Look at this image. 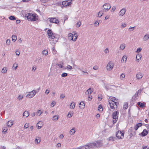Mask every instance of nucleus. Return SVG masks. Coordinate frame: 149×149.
<instances>
[{
	"label": "nucleus",
	"mask_w": 149,
	"mask_h": 149,
	"mask_svg": "<svg viewBox=\"0 0 149 149\" xmlns=\"http://www.w3.org/2000/svg\"><path fill=\"white\" fill-rule=\"evenodd\" d=\"M36 14H34L32 13H28L26 14L25 17L29 21H36L38 20Z\"/></svg>",
	"instance_id": "nucleus-1"
},
{
	"label": "nucleus",
	"mask_w": 149,
	"mask_h": 149,
	"mask_svg": "<svg viewBox=\"0 0 149 149\" xmlns=\"http://www.w3.org/2000/svg\"><path fill=\"white\" fill-rule=\"evenodd\" d=\"M119 111H114L112 115V117L113 119V123L114 124L117 122L118 119Z\"/></svg>",
	"instance_id": "nucleus-2"
},
{
	"label": "nucleus",
	"mask_w": 149,
	"mask_h": 149,
	"mask_svg": "<svg viewBox=\"0 0 149 149\" xmlns=\"http://www.w3.org/2000/svg\"><path fill=\"white\" fill-rule=\"evenodd\" d=\"M109 103L111 108L114 110L117 109L118 105L119 104V103L118 102L109 101Z\"/></svg>",
	"instance_id": "nucleus-3"
},
{
	"label": "nucleus",
	"mask_w": 149,
	"mask_h": 149,
	"mask_svg": "<svg viewBox=\"0 0 149 149\" xmlns=\"http://www.w3.org/2000/svg\"><path fill=\"white\" fill-rule=\"evenodd\" d=\"M74 37L75 38H73V34L72 33H69L68 34V38L70 40H72L74 41H75L77 38V33H74Z\"/></svg>",
	"instance_id": "nucleus-4"
},
{
	"label": "nucleus",
	"mask_w": 149,
	"mask_h": 149,
	"mask_svg": "<svg viewBox=\"0 0 149 149\" xmlns=\"http://www.w3.org/2000/svg\"><path fill=\"white\" fill-rule=\"evenodd\" d=\"M124 135L123 131H118L116 133V136L119 139H122L123 138Z\"/></svg>",
	"instance_id": "nucleus-5"
},
{
	"label": "nucleus",
	"mask_w": 149,
	"mask_h": 149,
	"mask_svg": "<svg viewBox=\"0 0 149 149\" xmlns=\"http://www.w3.org/2000/svg\"><path fill=\"white\" fill-rule=\"evenodd\" d=\"M38 92V90H33L32 91L29 93V94L27 95L26 97L29 98H31L33 97Z\"/></svg>",
	"instance_id": "nucleus-6"
},
{
	"label": "nucleus",
	"mask_w": 149,
	"mask_h": 149,
	"mask_svg": "<svg viewBox=\"0 0 149 149\" xmlns=\"http://www.w3.org/2000/svg\"><path fill=\"white\" fill-rule=\"evenodd\" d=\"M47 33L50 38L54 39L55 38V34L53 33L52 31L50 29H49L48 30Z\"/></svg>",
	"instance_id": "nucleus-7"
},
{
	"label": "nucleus",
	"mask_w": 149,
	"mask_h": 149,
	"mask_svg": "<svg viewBox=\"0 0 149 149\" xmlns=\"http://www.w3.org/2000/svg\"><path fill=\"white\" fill-rule=\"evenodd\" d=\"M95 148L101 147L102 146L103 143L101 141H97L95 142L94 143Z\"/></svg>",
	"instance_id": "nucleus-8"
},
{
	"label": "nucleus",
	"mask_w": 149,
	"mask_h": 149,
	"mask_svg": "<svg viewBox=\"0 0 149 149\" xmlns=\"http://www.w3.org/2000/svg\"><path fill=\"white\" fill-rule=\"evenodd\" d=\"M105 11H108L111 8L110 5L108 3H105L103 6Z\"/></svg>",
	"instance_id": "nucleus-9"
},
{
	"label": "nucleus",
	"mask_w": 149,
	"mask_h": 149,
	"mask_svg": "<svg viewBox=\"0 0 149 149\" xmlns=\"http://www.w3.org/2000/svg\"><path fill=\"white\" fill-rule=\"evenodd\" d=\"M113 63L111 62H110L107 65V69L108 70H111L113 68Z\"/></svg>",
	"instance_id": "nucleus-10"
},
{
	"label": "nucleus",
	"mask_w": 149,
	"mask_h": 149,
	"mask_svg": "<svg viewBox=\"0 0 149 149\" xmlns=\"http://www.w3.org/2000/svg\"><path fill=\"white\" fill-rule=\"evenodd\" d=\"M71 4H72V2H68V1H63L62 2V4L63 7H66L67 6H69Z\"/></svg>",
	"instance_id": "nucleus-11"
},
{
	"label": "nucleus",
	"mask_w": 149,
	"mask_h": 149,
	"mask_svg": "<svg viewBox=\"0 0 149 149\" xmlns=\"http://www.w3.org/2000/svg\"><path fill=\"white\" fill-rule=\"evenodd\" d=\"M49 19H50L49 21L51 23L55 24H57L59 23L58 20L56 18L51 17L49 18Z\"/></svg>",
	"instance_id": "nucleus-12"
},
{
	"label": "nucleus",
	"mask_w": 149,
	"mask_h": 149,
	"mask_svg": "<svg viewBox=\"0 0 149 149\" xmlns=\"http://www.w3.org/2000/svg\"><path fill=\"white\" fill-rule=\"evenodd\" d=\"M85 146H87L88 149L90 148H95L94 145V143H87Z\"/></svg>",
	"instance_id": "nucleus-13"
},
{
	"label": "nucleus",
	"mask_w": 149,
	"mask_h": 149,
	"mask_svg": "<svg viewBox=\"0 0 149 149\" xmlns=\"http://www.w3.org/2000/svg\"><path fill=\"white\" fill-rule=\"evenodd\" d=\"M126 12V9L125 8H123L121 9L119 13V15L123 16L125 14Z\"/></svg>",
	"instance_id": "nucleus-14"
},
{
	"label": "nucleus",
	"mask_w": 149,
	"mask_h": 149,
	"mask_svg": "<svg viewBox=\"0 0 149 149\" xmlns=\"http://www.w3.org/2000/svg\"><path fill=\"white\" fill-rule=\"evenodd\" d=\"M148 133V131L146 129H144L143 131L141 133V134L143 136H144L146 135ZM140 134H139L140 135Z\"/></svg>",
	"instance_id": "nucleus-15"
},
{
	"label": "nucleus",
	"mask_w": 149,
	"mask_h": 149,
	"mask_svg": "<svg viewBox=\"0 0 149 149\" xmlns=\"http://www.w3.org/2000/svg\"><path fill=\"white\" fill-rule=\"evenodd\" d=\"M142 125L141 123H139L137 124L134 127V129L135 131L137 130L139 127H141Z\"/></svg>",
	"instance_id": "nucleus-16"
},
{
	"label": "nucleus",
	"mask_w": 149,
	"mask_h": 149,
	"mask_svg": "<svg viewBox=\"0 0 149 149\" xmlns=\"http://www.w3.org/2000/svg\"><path fill=\"white\" fill-rule=\"evenodd\" d=\"M136 77L137 79H139L142 78L143 76L141 73H139L136 74Z\"/></svg>",
	"instance_id": "nucleus-17"
},
{
	"label": "nucleus",
	"mask_w": 149,
	"mask_h": 149,
	"mask_svg": "<svg viewBox=\"0 0 149 149\" xmlns=\"http://www.w3.org/2000/svg\"><path fill=\"white\" fill-rule=\"evenodd\" d=\"M13 121L11 120L8 121L7 123V125L8 127H11L13 125Z\"/></svg>",
	"instance_id": "nucleus-18"
},
{
	"label": "nucleus",
	"mask_w": 149,
	"mask_h": 149,
	"mask_svg": "<svg viewBox=\"0 0 149 149\" xmlns=\"http://www.w3.org/2000/svg\"><path fill=\"white\" fill-rule=\"evenodd\" d=\"M79 105H81V106H79V107L81 109H83L85 107V103L83 101H82L79 104Z\"/></svg>",
	"instance_id": "nucleus-19"
},
{
	"label": "nucleus",
	"mask_w": 149,
	"mask_h": 149,
	"mask_svg": "<svg viewBox=\"0 0 149 149\" xmlns=\"http://www.w3.org/2000/svg\"><path fill=\"white\" fill-rule=\"evenodd\" d=\"M137 104L139 107L141 108L144 107L145 105L144 103H142L140 102H138L137 103Z\"/></svg>",
	"instance_id": "nucleus-20"
},
{
	"label": "nucleus",
	"mask_w": 149,
	"mask_h": 149,
	"mask_svg": "<svg viewBox=\"0 0 149 149\" xmlns=\"http://www.w3.org/2000/svg\"><path fill=\"white\" fill-rule=\"evenodd\" d=\"M58 118H59V117L58 115H55V116H53L52 119L53 121H57V120L58 119Z\"/></svg>",
	"instance_id": "nucleus-21"
},
{
	"label": "nucleus",
	"mask_w": 149,
	"mask_h": 149,
	"mask_svg": "<svg viewBox=\"0 0 149 149\" xmlns=\"http://www.w3.org/2000/svg\"><path fill=\"white\" fill-rule=\"evenodd\" d=\"M29 115V114L28 111H25L23 114V116H25L26 118Z\"/></svg>",
	"instance_id": "nucleus-22"
},
{
	"label": "nucleus",
	"mask_w": 149,
	"mask_h": 149,
	"mask_svg": "<svg viewBox=\"0 0 149 149\" xmlns=\"http://www.w3.org/2000/svg\"><path fill=\"white\" fill-rule=\"evenodd\" d=\"M73 114V112L72 111H70L69 112L67 116L68 118H70L72 117Z\"/></svg>",
	"instance_id": "nucleus-23"
},
{
	"label": "nucleus",
	"mask_w": 149,
	"mask_h": 149,
	"mask_svg": "<svg viewBox=\"0 0 149 149\" xmlns=\"http://www.w3.org/2000/svg\"><path fill=\"white\" fill-rule=\"evenodd\" d=\"M149 38V35L148 34H146L145 35L143 38L144 41H146L148 40Z\"/></svg>",
	"instance_id": "nucleus-24"
},
{
	"label": "nucleus",
	"mask_w": 149,
	"mask_h": 149,
	"mask_svg": "<svg viewBox=\"0 0 149 149\" xmlns=\"http://www.w3.org/2000/svg\"><path fill=\"white\" fill-rule=\"evenodd\" d=\"M7 71V68L6 67H4L2 69L1 72L3 73H6Z\"/></svg>",
	"instance_id": "nucleus-25"
},
{
	"label": "nucleus",
	"mask_w": 149,
	"mask_h": 149,
	"mask_svg": "<svg viewBox=\"0 0 149 149\" xmlns=\"http://www.w3.org/2000/svg\"><path fill=\"white\" fill-rule=\"evenodd\" d=\"M75 128H72L70 131V133L71 135H73L75 132Z\"/></svg>",
	"instance_id": "nucleus-26"
},
{
	"label": "nucleus",
	"mask_w": 149,
	"mask_h": 149,
	"mask_svg": "<svg viewBox=\"0 0 149 149\" xmlns=\"http://www.w3.org/2000/svg\"><path fill=\"white\" fill-rule=\"evenodd\" d=\"M116 138L115 137L111 136L108 139L109 141H115L116 140Z\"/></svg>",
	"instance_id": "nucleus-27"
},
{
	"label": "nucleus",
	"mask_w": 149,
	"mask_h": 149,
	"mask_svg": "<svg viewBox=\"0 0 149 149\" xmlns=\"http://www.w3.org/2000/svg\"><path fill=\"white\" fill-rule=\"evenodd\" d=\"M118 100L117 99H116L115 97H113L111 98L110 100H109V101H113V102H118Z\"/></svg>",
	"instance_id": "nucleus-28"
},
{
	"label": "nucleus",
	"mask_w": 149,
	"mask_h": 149,
	"mask_svg": "<svg viewBox=\"0 0 149 149\" xmlns=\"http://www.w3.org/2000/svg\"><path fill=\"white\" fill-rule=\"evenodd\" d=\"M75 106V103H74L72 102L70 105V108L71 109H74Z\"/></svg>",
	"instance_id": "nucleus-29"
},
{
	"label": "nucleus",
	"mask_w": 149,
	"mask_h": 149,
	"mask_svg": "<svg viewBox=\"0 0 149 149\" xmlns=\"http://www.w3.org/2000/svg\"><path fill=\"white\" fill-rule=\"evenodd\" d=\"M3 133L4 134H5L6 133V132L8 130L7 128L6 127H4L2 128Z\"/></svg>",
	"instance_id": "nucleus-30"
},
{
	"label": "nucleus",
	"mask_w": 149,
	"mask_h": 149,
	"mask_svg": "<svg viewBox=\"0 0 149 149\" xmlns=\"http://www.w3.org/2000/svg\"><path fill=\"white\" fill-rule=\"evenodd\" d=\"M92 92V91L91 90V88H89L86 92L85 93L86 94H91Z\"/></svg>",
	"instance_id": "nucleus-31"
},
{
	"label": "nucleus",
	"mask_w": 149,
	"mask_h": 149,
	"mask_svg": "<svg viewBox=\"0 0 149 149\" xmlns=\"http://www.w3.org/2000/svg\"><path fill=\"white\" fill-rule=\"evenodd\" d=\"M125 44H122L120 45V49L122 50H123L125 49Z\"/></svg>",
	"instance_id": "nucleus-32"
},
{
	"label": "nucleus",
	"mask_w": 149,
	"mask_h": 149,
	"mask_svg": "<svg viewBox=\"0 0 149 149\" xmlns=\"http://www.w3.org/2000/svg\"><path fill=\"white\" fill-rule=\"evenodd\" d=\"M12 39L13 41H15L17 40L16 36L14 35H13L12 36Z\"/></svg>",
	"instance_id": "nucleus-33"
},
{
	"label": "nucleus",
	"mask_w": 149,
	"mask_h": 149,
	"mask_svg": "<svg viewBox=\"0 0 149 149\" xmlns=\"http://www.w3.org/2000/svg\"><path fill=\"white\" fill-rule=\"evenodd\" d=\"M8 18L10 19L13 20H15L16 19L15 17L12 15L10 16Z\"/></svg>",
	"instance_id": "nucleus-34"
},
{
	"label": "nucleus",
	"mask_w": 149,
	"mask_h": 149,
	"mask_svg": "<svg viewBox=\"0 0 149 149\" xmlns=\"http://www.w3.org/2000/svg\"><path fill=\"white\" fill-rule=\"evenodd\" d=\"M141 58V55L140 54H138L136 57V58L137 60H140Z\"/></svg>",
	"instance_id": "nucleus-35"
},
{
	"label": "nucleus",
	"mask_w": 149,
	"mask_h": 149,
	"mask_svg": "<svg viewBox=\"0 0 149 149\" xmlns=\"http://www.w3.org/2000/svg\"><path fill=\"white\" fill-rule=\"evenodd\" d=\"M130 132H130V134L131 137H132L133 136H135L136 134V132H132V131H131Z\"/></svg>",
	"instance_id": "nucleus-36"
},
{
	"label": "nucleus",
	"mask_w": 149,
	"mask_h": 149,
	"mask_svg": "<svg viewBox=\"0 0 149 149\" xmlns=\"http://www.w3.org/2000/svg\"><path fill=\"white\" fill-rule=\"evenodd\" d=\"M127 58V56L125 55H124L122 58V60H123V61L126 62Z\"/></svg>",
	"instance_id": "nucleus-37"
},
{
	"label": "nucleus",
	"mask_w": 149,
	"mask_h": 149,
	"mask_svg": "<svg viewBox=\"0 0 149 149\" xmlns=\"http://www.w3.org/2000/svg\"><path fill=\"white\" fill-rule=\"evenodd\" d=\"M125 74L124 73H123L120 76V78L121 79H123L125 78Z\"/></svg>",
	"instance_id": "nucleus-38"
},
{
	"label": "nucleus",
	"mask_w": 149,
	"mask_h": 149,
	"mask_svg": "<svg viewBox=\"0 0 149 149\" xmlns=\"http://www.w3.org/2000/svg\"><path fill=\"white\" fill-rule=\"evenodd\" d=\"M110 86H113L115 87V86L114 85H106L105 86V88L107 89V90L109 89Z\"/></svg>",
	"instance_id": "nucleus-39"
},
{
	"label": "nucleus",
	"mask_w": 149,
	"mask_h": 149,
	"mask_svg": "<svg viewBox=\"0 0 149 149\" xmlns=\"http://www.w3.org/2000/svg\"><path fill=\"white\" fill-rule=\"evenodd\" d=\"M98 110L100 111H102L103 110V107L101 105H100L98 107Z\"/></svg>",
	"instance_id": "nucleus-40"
},
{
	"label": "nucleus",
	"mask_w": 149,
	"mask_h": 149,
	"mask_svg": "<svg viewBox=\"0 0 149 149\" xmlns=\"http://www.w3.org/2000/svg\"><path fill=\"white\" fill-rule=\"evenodd\" d=\"M128 107V104L127 103H125L123 107V108L124 109H126Z\"/></svg>",
	"instance_id": "nucleus-41"
},
{
	"label": "nucleus",
	"mask_w": 149,
	"mask_h": 149,
	"mask_svg": "<svg viewBox=\"0 0 149 149\" xmlns=\"http://www.w3.org/2000/svg\"><path fill=\"white\" fill-rule=\"evenodd\" d=\"M72 68V67L70 65H68L67 66L66 69L68 70H70Z\"/></svg>",
	"instance_id": "nucleus-42"
},
{
	"label": "nucleus",
	"mask_w": 149,
	"mask_h": 149,
	"mask_svg": "<svg viewBox=\"0 0 149 149\" xmlns=\"http://www.w3.org/2000/svg\"><path fill=\"white\" fill-rule=\"evenodd\" d=\"M103 13L101 11H100L98 13V17H101L103 15Z\"/></svg>",
	"instance_id": "nucleus-43"
},
{
	"label": "nucleus",
	"mask_w": 149,
	"mask_h": 149,
	"mask_svg": "<svg viewBox=\"0 0 149 149\" xmlns=\"http://www.w3.org/2000/svg\"><path fill=\"white\" fill-rule=\"evenodd\" d=\"M42 53L43 54L46 56L48 54V52L47 50H44L42 51Z\"/></svg>",
	"instance_id": "nucleus-44"
},
{
	"label": "nucleus",
	"mask_w": 149,
	"mask_h": 149,
	"mask_svg": "<svg viewBox=\"0 0 149 149\" xmlns=\"http://www.w3.org/2000/svg\"><path fill=\"white\" fill-rule=\"evenodd\" d=\"M99 23L98 22V21H97L95 22L94 24V25L95 26H98L99 25Z\"/></svg>",
	"instance_id": "nucleus-45"
},
{
	"label": "nucleus",
	"mask_w": 149,
	"mask_h": 149,
	"mask_svg": "<svg viewBox=\"0 0 149 149\" xmlns=\"http://www.w3.org/2000/svg\"><path fill=\"white\" fill-rule=\"evenodd\" d=\"M41 113L42 112L40 110H38L36 113V114L39 116H40Z\"/></svg>",
	"instance_id": "nucleus-46"
},
{
	"label": "nucleus",
	"mask_w": 149,
	"mask_h": 149,
	"mask_svg": "<svg viewBox=\"0 0 149 149\" xmlns=\"http://www.w3.org/2000/svg\"><path fill=\"white\" fill-rule=\"evenodd\" d=\"M77 69H78L79 70H80V71H82L84 73H86L87 74V75L88 74V73L86 71H85L82 70L80 68H77Z\"/></svg>",
	"instance_id": "nucleus-47"
},
{
	"label": "nucleus",
	"mask_w": 149,
	"mask_h": 149,
	"mask_svg": "<svg viewBox=\"0 0 149 149\" xmlns=\"http://www.w3.org/2000/svg\"><path fill=\"white\" fill-rule=\"evenodd\" d=\"M68 75L67 73L64 72L63 73L61 74V76L63 77H66Z\"/></svg>",
	"instance_id": "nucleus-48"
},
{
	"label": "nucleus",
	"mask_w": 149,
	"mask_h": 149,
	"mask_svg": "<svg viewBox=\"0 0 149 149\" xmlns=\"http://www.w3.org/2000/svg\"><path fill=\"white\" fill-rule=\"evenodd\" d=\"M13 67L15 68V70L17 67V64L16 63H14L13 65Z\"/></svg>",
	"instance_id": "nucleus-49"
},
{
	"label": "nucleus",
	"mask_w": 149,
	"mask_h": 149,
	"mask_svg": "<svg viewBox=\"0 0 149 149\" xmlns=\"http://www.w3.org/2000/svg\"><path fill=\"white\" fill-rule=\"evenodd\" d=\"M23 98V96L22 95H19L18 96L17 99L19 100H20L22 99Z\"/></svg>",
	"instance_id": "nucleus-50"
},
{
	"label": "nucleus",
	"mask_w": 149,
	"mask_h": 149,
	"mask_svg": "<svg viewBox=\"0 0 149 149\" xmlns=\"http://www.w3.org/2000/svg\"><path fill=\"white\" fill-rule=\"evenodd\" d=\"M10 40H9V39H7L6 41V44H7V45H10Z\"/></svg>",
	"instance_id": "nucleus-51"
},
{
	"label": "nucleus",
	"mask_w": 149,
	"mask_h": 149,
	"mask_svg": "<svg viewBox=\"0 0 149 149\" xmlns=\"http://www.w3.org/2000/svg\"><path fill=\"white\" fill-rule=\"evenodd\" d=\"M56 4L59 6H61L62 8H63L62 2H57Z\"/></svg>",
	"instance_id": "nucleus-52"
},
{
	"label": "nucleus",
	"mask_w": 149,
	"mask_h": 149,
	"mask_svg": "<svg viewBox=\"0 0 149 149\" xmlns=\"http://www.w3.org/2000/svg\"><path fill=\"white\" fill-rule=\"evenodd\" d=\"M135 26H134L133 27H130L129 29L130 30V31H132L134 29Z\"/></svg>",
	"instance_id": "nucleus-53"
},
{
	"label": "nucleus",
	"mask_w": 149,
	"mask_h": 149,
	"mask_svg": "<svg viewBox=\"0 0 149 149\" xmlns=\"http://www.w3.org/2000/svg\"><path fill=\"white\" fill-rule=\"evenodd\" d=\"M29 123H26L25 124L24 128L25 129H26L29 127Z\"/></svg>",
	"instance_id": "nucleus-54"
},
{
	"label": "nucleus",
	"mask_w": 149,
	"mask_h": 149,
	"mask_svg": "<svg viewBox=\"0 0 149 149\" xmlns=\"http://www.w3.org/2000/svg\"><path fill=\"white\" fill-rule=\"evenodd\" d=\"M56 102L55 101H52L51 104V106L52 107H53L55 104Z\"/></svg>",
	"instance_id": "nucleus-55"
},
{
	"label": "nucleus",
	"mask_w": 149,
	"mask_h": 149,
	"mask_svg": "<svg viewBox=\"0 0 149 149\" xmlns=\"http://www.w3.org/2000/svg\"><path fill=\"white\" fill-rule=\"evenodd\" d=\"M81 22H79L77 23V25L78 27H80L81 25Z\"/></svg>",
	"instance_id": "nucleus-56"
},
{
	"label": "nucleus",
	"mask_w": 149,
	"mask_h": 149,
	"mask_svg": "<svg viewBox=\"0 0 149 149\" xmlns=\"http://www.w3.org/2000/svg\"><path fill=\"white\" fill-rule=\"evenodd\" d=\"M65 97V95L63 94H62L61 95L60 98H61L63 99Z\"/></svg>",
	"instance_id": "nucleus-57"
},
{
	"label": "nucleus",
	"mask_w": 149,
	"mask_h": 149,
	"mask_svg": "<svg viewBox=\"0 0 149 149\" xmlns=\"http://www.w3.org/2000/svg\"><path fill=\"white\" fill-rule=\"evenodd\" d=\"M141 49H142L141 48H138L137 49V50L136 51V52H140L141 51Z\"/></svg>",
	"instance_id": "nucleus-58"
},
{
	"label": "nucleus",
	"mask_w": 149,
	"mask_h": 149,
	"mask_svg": "<svg viewBox=\"0 0 149 149\" xmlns=\"http://www.w3.org/2000/svg\"><path fill=\"white\" fill-rule=\"evenodd\" d=\"M116 7L114 6H113L111 10V12H113L116 9Z\"/></svg>",
	"instance_id": "nucleus-59"
},
{
	"label": "nucleus",
	"mask_w": 149,
	"mask_h": 149,
	"mask_svg": "<svg viewBox=\"0 0 149 149\" xmlns=\"http://www.w3.org/2000/svg\"><path fill=\"white\" fill-rule=\"evenodd\" d=\"M105 53L107 54L109 53V50L108 48H106L104 50Z\"/></svg>",
	"instance_id": "nucleus-60"
},
{
	"label": "nucleus",
	"mask_w": 149,
	"mask_h": 149,
	"mask_svg": "<svg viewBox=\"0 0 149 149\" xmlns=\"http://www.w3.org/2000/svg\"><path fill=\"white\" fill-rule=\"evenodd\" d=\"M57 66H58L59 68H63V66L61 64H57Z\"/></svg>",
	"instance_id": "nucleus-61"
},
{
	"label": "nucleus",
	"mask_w": 149,
	"mask_h": 149,
	"mask_svg": "<svg viewBox=\"0 0 149 149\" xmlns=\"http://www.w3.org/2000/svg\"><path fill=\"white\" fill-rule=\"evenodd\" d=\"M40 140L39 141H38V139L36 138L35 140V142L36 143L37 142V143L38 144L39 143H40Z\"/></svg>",
	"instance_id": "nucleus-62"
},
{
	"label": "nucleus",
	"mask_w": 149,
	"mask_h": 149,
	"mask_svg": "<svg viewBox=\"0 0 149 149\" xmlns=\"http://www.w3.org/2000/svg\"><path fill=\"white\" fill-rule=\"evenodd\" d=\"M87 146H85V145L84 146H82V149H88V147L87 148Z\"/></svg>",
	"instance_id": "nucleus-63"
},
{
	"label": "nucleus",
	"mask_w": 149,
	"mask_h": 149,
	"mask_svg": "<svg viewBox=\"0 0 149 149\" xmlns=\"http://www.w3.org/2000/svg\"><path fill=\"white\" fill-rule=\"evenodd\" d=\"M126 24L125 23H123L121 25V26L123 27V28H124L126 26Z\"/></svg>",
	"instance_id": "nucleus-64"
}]
</instances>
